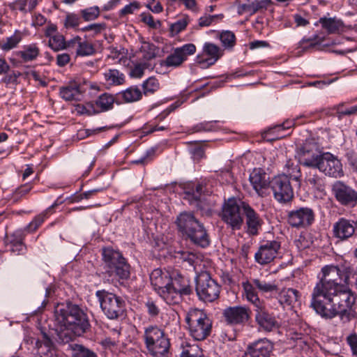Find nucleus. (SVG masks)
<instances>
[{
    "label": "nucleus",
    "mask_w": 357,
    "mask_h": 357,
    "mask_svg": "<svg viewBox=\"0 0 357 357\" xmlns=\"http://www.w3.org/2000/svg\"><path fill=\"white\" fill-rule=\"evenodd\" d=\"M351 267L343 270L339 266L326 265L317 275L311 293L310 307L321 318L332 319L338 317L345 325L356 319L357 312L353 308L356 303V294L348 284L349 275L342 282V273H351Z\"/></svg>",
    "instance_id": "nucleus-1"
},
{
    "label": "nucleus",
    "mask_w": 357,
    "mask_h": 357,
    "mask_svg": "<svg viewBox=\"0 0 357 357\" xmlns=\"http://www.w3.org/2000/svg\"><path fill=\"white\" fill-rule=\"evenodd\" d=\"M54 326L56 340L63 344L73 341L91 328L87 314L78 305L71 302L58 303L55 306Z\"/></svg>",
    "instance_id": "nucleus-2"
},
{
    "label": "nucleus",
    "mask_w": 357,
    "mask_h": 357,
    "mask_svg": "<svg viewBox=\"0 0 357 357\" xmlns=\"http://www.w3.org/2000/svg\"><path fill=\"white\" fill-rule=\"evenodd\" d=\"M175 224L181 238L193 245L206 248L209 246L211 240L204 226L192 212L184 211L177 216Z\"/></svg>",
    "instance_id": "nucleus-3"
},
{
    "label": "nucleus",
    "mask_w": 357,
    "mask_h": 357,
    "mask_svg": "<svg viewBox=\"0 0 357 357\" xmlns=\"http://www.w3.org/2000/svg\"><path fill=\"white\" fill-rule=\"evenodd\" d=\"M102 255L105 273L120 284H124L130 276V266L126 258L111 247L102 248Z\"/></svg>",
    "instance_id": "nucleus-4"
},
{
    "label": "nucleus",
    "mask_w": 357,
    "mask_h": 357,
    "mask_svg": "<svg viewBox=\"0 0 357 357\" xmlns=\"http://www.w3.org/2000/svg\"><path fill=\"white\" fill-rule=\"evenodd\" d=\"M145 347L153 357H168L170 341L163 329L156 325L144 328L143 335Z\"/></svg>",
    "instance_id": "nucleus-5"
},
{
    "label": "nucleus",
    "mask_w": 357,
    "mask_h": 357,
    "mask_svg": "<svg viewBox=\"0 0 357 357\" xmlns=\"http://www.w3.org/2000/svg\"><path fill=\"white\" fill-rule=\"evenodd\" d=\"M185 321L190 335L196 340H204L211 333L212 321L202 310L190 309L185 314Z\"/></svg>",
    "instance_id": "nucleus-6"
},
{
    "label": "nucleus",
    "mask_w": 357,
    "mask_h": 357,
    "mask_svg": "<svg viewBox=\"0 0 357 357\" xmlns=\"http://www.w3.org/2000/svg\"><path fill=\"white\" fill-rule=\"evenodd\" d=\"M96 296L102 312L107 318L115 319L124 314L126 304L121 297L105 290L97 291Z\"/></svg>",
    "instance_id": "nucleus-7"
},
{
    "label": "nucleus",
    "mask_w": 357,
    "mask_h": 357,
    "mask_svg": "<svg viewBox=\"0 0 357 357\" xmlns=\"http://www.w3.org/2000/svg\"><path fill=\"white\" fill-rule=\"evenodd\" d=\"M221 287L208 272L201 273L196 279V293L200 301L212 303L219 298Z\"/></svg>",
    "instance_id": "nucleus-8"
},
{
    "label": "nucleus",
    "mask_w": 357,
    "mask_h": 357,
    "mask_svg": "<svg viewBox=\"0 0 357 357\" xmlns=\"http://www.w3.org/2000/svg\"><path fill=\"white\" fill-rule=\"evenodd\" d=\"M247 202L236 200L235 198H230L225 202L221 211V219L233 230H238L243 223V218L241 215L243 205Z\"/></svg>",
    "instance_id": "nucleus-9"
},
{
    "label": "nucleus",
    "mask_w": 357,
    "mask_h": 357,
    "mask_svg": "<svg viewBox=\"0 0 357 357\" xmlns=\"http://www.w3.org/2000/svg\"><path fill=\"white\" fill-rule=\"evenodd\" d=\"M331 193L342 206L352 208L357 206V190L342 181L333 183Z\"/></svg>",
    "instance_id": "nucleus-10"
},
{
    "label": "nucleus",
    "mask_w": 357,
    "mask_h": 357,
    "mask_svg": "<svg viewBox=\"0 0 357 357\" xmlns=\"http://www.w3.org/2000/svg\"><path fill=\"white\" fill-rule=\"evenodd\" d=\"M274 198L280 204H289L294 199V190L286 174L274 176L269 181Z\"/></svg>",
    "instance_id": "nucleus-11"
},
{
    "label": "nucleus",
    "mask_w": 357,
    "mask_h": 357,
    "mask_svg": "<svg viewBox=\"0 0 357 357\" xmlns=\"http://www.w3.org/2000/svg\"><path fill=\"white\" fill-rule=\"evenodd\" d=\"M315 169H319L329 177L337 178L344 176L341 161L337 157L329 152L321 153V156Z\"/></svg>",
    "instance_id": "nucleus-12"
},
{
    "label": "nucleus",
    "mask_w": 357,
    "mask_h": 357,
    "mask_svg": "<svg viewBox=\"0 0 357 357\" xmlns=\"http://www.w3.org/2000/svg\"><path fill=\"white\" fill-rule=\"evenodd\" d=\"M315 220V213L310 207H299L290 211L287 214L288 224L294 228H305L310 226Z\"/></svg>",
    "instance_id": "nucleus-13"
},
{
    "label": "nucleus",
    "mask_w": 357,
    "mask_h": 357,
    "mask_svg": "<svg viewBox=\"0 0 357 357\" xmlns=\"http://www.w3.org/2000/svg\"><path fill=\"white\" fill-rule=\"evenodd\" d=\"M251 314L250 309L245 305L229 306L222 311V317L227 325L244 326L248 322Z\"/></svg>",
    "instance_id": "nucleus-14"
},
{
    "label": "nucleus",
    "mask_w": 357,
    "mask_h": 357,
    "mask_svg": "<svg viewBox=\"0 0 357 357\" xmlns=\"http://www.w3.org/2000/svg\"><path fill=\"white\" fill-rule=\"evenodd\" d=\"M321 156V153L319 152L317 144L310 141H306L297 150L296 155L301 165L314 169H315Z\"/></svg>",
    "instance_id": "nucleus-15"
},
{
    "label": "nucleus",
    "mask_w": 357,
    "mask_h": 357,
    "mask_svg": "<svg viewBox=\"0 0 357 357\" xmlns=\"http://www.w3.org/2000/svg\"><path fill=\"white\" fill-rule=\"evenodd\" d=\"M195 52L196 47L194 44H185L180 47L175 48L173 52L162 61L161 65L168 68L179 67L187 60L188 56L194 54Z\"/></svg>",
    "instance_id": "nucleus-16"
},
{
    "label": "nucleus",
    "mask_w": 357,
    "mask_h": 357,
    "mask_svg": "<svg viewBox=\"0 0 357 357\" xmlns=\"http://www.w3.org/2000/svg\"><path fill=\"white\" fill-rule=\"evenodd\" d=\"M280 247V242L275 240L265 242L255 252V261L261 266L270 264L276 258Z\"/></svg>",
    "instance_id": "nucleus-17"
},
{
    "label": "nucleus",
    "mask_w": 357,
    "mask_h": 357,
    "mask_svg": "<svg viewBox=\"0 0 357 357\" xmlns=\"http://www.w3.org/2000/svg\"><path fill=\"white\" fill-rule=\"evenodd\" d=\"M357 229V222L346 218H340L333 225V236L340 241H346L352 238Z\"/></svg>",
    "instance_id": "nucleus-18"
},
{
    "label": "nucleus",
    "mask_w": 357,
    "mask_h": 357,
    "mask_svg": "<svg viewBox=\"0 0 357 357\" xmlns=\"http://www.w3.org/2000/svg\"><path fill=\"white\" fill-rule=\"evenodd\" d=\"M273 349V342L267 338H261L247 346L243 357H271Z\"/></svg>",
    "instance_id": "nucleus-19"
},
{
    "label": "nucleus",
    "mask_w": 357,
    "mask_h": 357,
    "mask_svg": "<svg viewBox=\"0 0 357 357\" xmlns=\"http://www.w3.org/2000/svg\"><path fill=\"white\" fill-rule=\"evenodd\" d=\"M243 213L245 218V231L250 236H257L264 223L260 215L249 204L243 205Z\"/></svg>",
    "instance_id": "nucleus-20"
},
{
    "label": "nucleus",
    "mask_w": 357,
    "mask_h": 357,
    "mask_svg": "<svg viewBox=\"0 0 357 357\" xmlns=\"http://www.w3.org/2000/svg\"><path fill=\"white\" fill-rule=\"evenodd\" d=\"M84 92V86L75 81H71L59 89V96L66 101H80Z\"/></svg>",
    "instance_id": "nucleus-21"
},
{
    "label": "nucleus",
    "mask_w": 357,
    "mask_h": 357,
    "mask_svg": "<svg viewBox=\"0 0 357 357\" xmlns=\"http://www.w3.org/2000/svg\"><path fill=\"white\" fill-rule=\"evenodd\" d=\"M250 182L256 192L261 197L266 195V190L269 186L266 174L261 169H254L249 178Z\"/></svg>",
    "instance_id": "nucleus-22"
},
{
    "label": "nucleus",
    "mask_w": 357,
    "mask_h": 357,
    "mask_svg": "<svg viewBox=\"0 0 357 357\" xmlns=\"http://www.w3.org/2000/svg\"><path fill=\"white\" fill-rule=\"evenodd\" d=\"M256 311V321L264 331L271 332L278 327V323L275 317L262 308L261 306L257 308Z\"/></svg>",
    "instance_id": "nucleus-23"
},
{
    "label": "nucleus",
    "mask_w": 357,
    "mask_h": 357,
    "mask_svg": "<svg viewBox=\"0 0 357 357\" xmlns=\"http://www.w3.org/2000/svg\"><path fill=\"white\" fill-rule=\"evenodd\" d=\"M168 286L178 292L184 294L185 296H188L192 293L190 280L180 273H174L169 276Z\"/></svg>",
    "instance_id": "nucleus-24"
},
{
    "label": "nucleus",
    "mask_w": 357,
    "mask_h": 357,
    "mask_svg": "<svg viewBox=\"0 0 357 357\" xmlns=\"http://www.w3.org/2000/svg\"><path fill=\"white\" fill-rule=\"evenodd\" d=\"M203 188L202 184H198L195 189L185 192V199L190 202V204H194L201 210H205L208 206L206 195L203 194Z\"/></svg>",
    "instance_id": "nucleus-25"
},
{
    "label": "nucleus",
    "mask_w": 357,
    "mask_h": 357,
    "mask_svg": "<svg viewBox=\"0 0 357 357\" xmlns=\"http://www.w3.org/2000/svg\"><path fill=\"white\" fill-rule=\"evenodd\" d=\"M142 91L137 86H131L116 94V102L119 103H131L141 100Z\"/></svg>",
    "instance_id": "nucleus-26"
},
{
    "label": "nucleus",
    "mask_w": 357,
    "mask_h": 357,
    "mask_svg": "<svg viewBox=\"0 0 357 357\" xmlns=\"http://www.w3.org/2000/svg\"><path fill=\"white\" fill-rule=\"evenodd\" d=\"M204 53L209 56L208 59H199L198 62L201 64H206L207 66L213 65L223 54L222 50L216 45L211 43H206L203 47Z\"/></svg>",
    "instance_id": "nucleus-27"
},
{
    "label": "nucleus",
    "mask_w": 357,
    "mask_h": 357,
    "mask_svg": "<svg viewBox=\"0 0 357 357\" xmlns=\"http://www.w3.org/2000/svg\"><path fill=\"white\" fill-rule=\"evenodd\" d=\"M150 280L154 289L160 291L161 294L168 286L169 277L167 273H162L160 269H155L150 275Z\"/></svg>",
    "instance_id": "nucleus-28"
},
{
    "label": "nucleus",
    "mask_w": 357,
    "mask_h": 357,
    "mask_svg": "<svg viewBox=\"0 0 357 357\" xmlns=\"http://www.w3.org/2000/svg\"><path fill=\"white\" fill-rule=\"evenodd\" d=\"M40 54V49L36 43L24 45L22 50L16 52L17 56L23 62H30L36 60Z\"/></svg>",
    "instance_id": "nucleus-29"
},
{
    "label": "nucleus",
    "mask_w": 357,
    "mask_h": 357,
    "mask_svg": "<svg viewBox=\"0 0 357 357\" xmlns=\"http://www.w3.org/2000/svg\"><path fill=\"white\" fill-rule=\"evenodd\" d=\"M242 287L244 291V295L248 301L252 303L257 308H259L261 303L259 300L256 287L252 282V279L242 282Z\"/></svg>",
    "instance_id": "nucleus-30"
},
{
    "label": "nucleus",
    "mask_w": 357,
    "mask_h": 357,
    "mask_svg": "<svg viewBox=\"0 0 357 357\" xmlns=\"http://www.w3.org/2000/svg\"><path fill=\"white\" fill-rule=\"evenodd\" d=\"M299 298V291L293 288L282 289L278 294V301L281 305H293Z\"/></svg>",
    "instance_id": "nucleus-31"
},
{
    "label": "nucleus",
    "mask_w": 357,
    "mask_h": 357,
    "mask_svg": "<svg viewBox=\"0 0 357 357\" xmlns=\"http://www.w3.org/2000/svg\"><path fill=\"white\" fill-rule=\"evenodd\" d=\"M57 206L56 203H54L46 210L36 215L33 220L26 227L25 230L28 232H34L45 221L48 216L53 213V209Z\"/></svg>",
    "instance_id": "nucleus-32"
},
{
    "label": "nucleus",
    "mask_w": 357,
    "mask_h": 357,
    "mask_svg": "<svg viewBox=\"0 0 357 357\" xmlns=\"http://www.w3.org/2000/svg\"><path fill=\"white\" fill-rule=\"evenodd\" d=\"M114 101H116V97L114 98L112 95L107 93H104L98 96V98L92 102L93 107L96 106L98 109L96 111L99 112H106L111 109L113 107Z\"/></svg>",
    "instance_id": "nucleus-33"
},
{
    "label": "nucleus",
    "mask_w": 357,
    "mask_h": 357,
    "mask_svg": "<svg viewBox=\"0 0 357 357\" xmlns=\"http://www.w3.org/2000/svg\"><path fill=\"white\" fill-rule=\"evenodd\" d=\"M316 169L308 171L305 176V182L307 185L311 186L314 190L322 191L325 187L324 178L319 176L316 172Z\"/></svg>",
    "instance_id": "nucleus-34"
},
{
    "label": "nucleus",
    "mask_w": 357,
    "mask_h": 357,
    "mask_svg": "<svg viewBox=\"0 0 357 357\" xmlns=\"http://www.w3.org/2000/svg\"><path fill=\"white\" fill-rule=\"evenodd\" d=\"M319 22L326 30L328 33H336L342 31L344 24L342 22L336 18L321 17Z\"/></svg>",
    "instance_id": "nucleus-35"
},
{
    "label": "nucleus",
    "mask_w": 357,
    "mask_h": 357,
    "mask_svg": "<svg viewBox=\"0 0 357 357\" xmlns=\"http://www.w3.org/2000/svg\"><path fill=\"white\" fill-rule=\"evenodd\" d=\"M22 40V33L16 30L13 36L0 41V48L6 52L9 51L16 47Z\"/></svg>",
    "instance_id": "nucleus-36"
},
{
    "label": "nucleus",
    "mask_w": 357,
    "mask_h": 357,
    "mask_svg": "<svg viewBox=\"0 0 357 357\" xmlns=\"http://www.w3.org/2000/svg\"><path fill=\"white\" fill-rule=\"evenodd\" d=\"M161 295L166 303L169 305L179 303L182 296H185L184 294L178 292L176 289H174L169 286H167L165 289L162 290Z\"/></svg>",
    "instance_id": "nucleus-37"
},
{
    "label": "nucleus",
    "mask_w": 357,
    "mask_h": 357,
    "mask_svg": "<svg viewBox=\"0 0 357 357\" xmlns=\"http://www.w3.org/2000/svg\"><path fill=\"white\" fill-rule=\"evenodd\" d=\"M105 80L111 85H121L125 82V75L117 69H109L104 73Z\"/></svg>",
    "instance_id": "nucleus-38"
},
{
    "label": "nucleus",
    "mask_w": 357,
    "mask_h": 357,
    "mask_svg": "<svg viewBox=\"0 0 357 357\" xmlns=\"http://www.w3.org/2000/svg\"><path fill=\"white\" fill-rule=\"evenodd\" d=\"M269 3L268 0H255L248 1L246 3L242 4L241 8L243 11L250 12V14H255L259 10L266 8Z\"/></svg>",
    "instance_id": "nucleus-39"
},
{
    "label": "nucleus",
    "mask_w": 357,
    "mask_h": 357,
    "mask_svg": "<svg viewBox=\"0 0 357 357\" xmlns=\"http://www.w3.org/2000/svg\"><path fill=\"white\" fill-rule=\"evenodd\" d=\"M284 171V172L282 174H286L289 179L292 178L295 181H299L301 177L299 165L291 160L287 161Z\"/></svg>",
    "instance_id": "nucleus-40"
},
{
    "label": "nucleus",
    "mask_w": 357,
    "mask_h": 357,
    "mask_svg": "<svg viewBox=\"0 0 357 357\" xmlns=\"http://www.w3.org/2000/svg\"><path fill=\"white\" fill-rule=\"evenodd\" d=\"M72 357H97L96 354L82 344H70Z\"/></svg>",
    "instance_id": "nucleus-41"
},
{
    "label": "nucleus",
    "mask_w": 357,
    "mask_h": 357,
    "mask_svg": "<svg viewBox=\"0 0 357 357\" xmlns=\"http://www.w3.org/2000/svg\"><path fill=\"white\" fill-rule=\"evenodd\" d=\"M252 282L257 289L262 294L271 293L278 290V285L275 283L267 282L259 278L252 279Z\"/></svg>",
    "instance_id": "nucleus-42"
},
{
    "label": "nucleus",
    "mask_w": 357,
    "mask_h": 357,
    "mask_svg": "<svg viewBox=\"0 0 357 357\" xmlns=\"http://www.w3.org/2000/svg\"><path fill=\"white\" fill-rule=\"evenodd\" d=\"M49 47L54 52L66 50V40L63 35L56 33L50 37Z\"/></svg>",
    "instance_id": "nucleus-43"
},
{
    "label": "nucleus",
    "mask_w": 357,
    "mask_h": 357,
    "mask_svg": "<svg viewBox=\"0 0 357 357\" xmlns=\"http://www.w3.org/2000/svg\"><path fill=\"white\" fill-rule=\"evenodd\" d=\"M295 125V121L294 120H287L284 121L281 124L275 125L273 127L268 128L265 132V137H266L268 135H274L277 133L276 138H280L281 137L279 136L278 132L282 130H288Z\"/></svg>",
    "instance_id": "nucleus-44"
},
{
    "label": "nucleus",
    "mask_w": 357,
    "mask_h": 357,
    "mask_svg": "<svg viewBox=\"0 0 357 357\" xmlns=\"http://www.w3.org/2000/svg\"><path fill=\"white\" fill-rule=\"evenodd\" d=\"M96 50L94 45L88 41H79L76 50L77 56H88L94 54Z\"/></svg>",
    "instance_id": "nucleus-45"
},
{
    "label": "nucleus",
    "mask_w": 357,
    "mask_h": 357,
    "mask_svg": "<svg viewBox=\"0 0 357 357\" xmlns=\"http://www.w3.org/2000/svg\"><path fill=\"white\" fill-rule=\"evenodd\" d=\"M159 85L158 80L156 78L153 77L148 78L142 84V95L149 96L153 94L158 90Z\"/></svg>",
    "instance_id": "nucleus-46"
},
{
    "label": "nucleus",
    "mask_w": 357,
    "mask_h": 357,
    "mask_svg": "<svg viewBox=\"0 0 357 357\" xmlns=\"http://www.w3.org/2000/svg\"><path fill=\"white\" fill-rule=\"evenodd\" d=\"M217 121H204L195 125L192 128L193 132H213L217 130Z\"/></svg>",
    "instance_id": "nucleus-47"
},
{
    "label": "nucleus",
    "mask_w": 357,
    "mask_h": 357,
    "mask_svg": "<svg viewBox=\"0 0 357 357\" xmlns=\"http://www.w3.org/2000/svg\"><path fill=\"white\" fill-rule=\"evenodd\" d=\"M139 50L146 60L152 59L156 56L157 47L154 44L149 42L143 41Z\"/></svg>",
    "instance_id": "nucleus-48"
},
{
    "label": "nucleus",
    "mask_w": 357,
    "mask_h": 357,
    "mask_svg": "<svg viewBox=\"0 0 357 357\" xmlns=\"http://www.w3.org/2000/svg\"><path fill=\"white\" fill-rule=\"evenodd\" d=\"M82 18L86 22L92 21L97 19L100 13L98 6H94L80 10Z\"/></svg>",
    "instance_id": "nucleus-49"
},
{
    "label": "nucleus",
    "mask_w": 357,
    "mask_h": 357,
    "mask_svg": "<svg viewBox=\"0 0 357 357\" xmlns=\"http://www.w3.org/2000/svg\"><path fill=\"white\" fill-rule=\"evenodd\" d=\"M220 39L225 48H232L236 44V37L233 32L224 31L220 33Z\"/></svg>",
    "instance_id": "nucleus-50"
},
{
    "label": "nucleus",
    "mask_w": 357,
    "mask_h": 357,
    "mask_svg": "<svg viewBox=\"0 0 357 357\" xmlns=\"http://www.w3.org/2000/svg\"><path fill=\"white\" fill-rule=\"evenodd\" d=\"M175 258L181 260L183 262H186L192 266H194L195 261L197 259L196 255L193 252L183 250L176 252Z\"/></svg>",
    "instance_id": "nucleus-51"
},
{
    "label": "nucleus",
    "mask_w": 357,
    "mask_h": 357,
    "mask_svg": "<svg viewBox=\"0 0 357 357\" xmlns=\"http://www.w3.org/2000/svg\"><path fill=\"white\" fill-rule=\"evenodd\" d=\"M24 234L21 230H17L10 235H7L6 238V245L10 248L13 245L18 244L24 241Z\"/></svg>",
    "instance_id": "nucleus-52"
},
{
    "label": "nucleus",
    "mask_w": 357,
    "mask_h": 357,
    "mask_svg": "<svg viewBox=\"0 0 357 357\" xmlns=\"http://www.w3.org/2000/svg\"><path fill=\"white\" fill-rule=\"evenodd\" d=\"M343 107V103L339 104L335 107L336 116L339 119H341L343 116H350L357 114V105L347 109H344Z\"/></svg>",
    "instance_id": "nucleus-53"
},
{
    "label": "nucleus",
    "mask_w": 357,
    "mask_h": 357,
    "mask_svg": "<svg viewBox=\"0 0 357 357\" xmlns=\"http://www.w3.org/2000/svg\"><path fill=\"white\" fill-rule=\"evenodd\" d=\"M80 23V17L75 13H69L66 15L64 26L66 29L69 28H76L79 26Z\"/></svg>",
    "instance_id": "nucleus-54"
},
{
    "label": "nucleus",
    "mask_w": 357,
    "mask_h": 357,
    "mask_svg": "<svg viewBox=\"0 0 357 357\" xmlns=\"http://www.w3.org/2000/svg\"><path fill=\"white\" fill-rule=\"evenodd\" d=\"M141 20L144 24H147L150 28L157 29L161 26L160 20L154 21L153 16L148 13H142L140 15Z\"/></svg>",
    "instance_id": "nucleus-55"
},
{
    "label": "nucleus",
    "mask_w": 357,
    "mask_h": 357,
    "mask_svg": "<svg viewBox=\"0 0 357 357\" xmlns=\"http://www.w3.org/2000/svg\"><path fill=\"white\" fill-rule=\"evenodd\" d=\"M140 3L138 1H132L125 6L120 11L119 16L123 17L129 14H132L135 10L139 9Z\"/></svg>",
    "instance_id": "nucleus-56"
},
{
    "label": "nucleus",
    "mask_w": 357,
    "mask_h": 357,
    "mask_svg": "<svg viewBox=\"0 0 357 357\" xmlns=\"http://www.w3.org/2000/svg\"><path fill=\"white\" fill-rule=\"evenodd\" d=\"M189 22V17L185 16L181 19H179L172 25V30L176 33H180L183 31Z\"/></svg>",
    "instance_id": "nucleus-57"
},
{
    "label": "nucleus",
    "mask_w": 357,
    "mask_h": 357,
    "mask_svg": "<svg viewBox=\"0 0 357 357\" xmlns=\"http://www.w3.org/2000/svg\"><path fill=\"white\" fill-rule=\"evenodd\" d=\"M32 186L29 183L24 184L23 185H21L18 188L15 190V191L13 193V198L15 201H17L21 197L26 195L28 192H30L31 190Z\"/></svg>",
    "instance_id": "nucleus-58"
},
{
    "label": "nucleus",
    "mask_w": 357,
    "mask_h": 357,
    "mask_svg": "<svg viewBox=\"0 0 357 357\" xmlns=\"http://www.w3.org/2000/svg\"><path fill=\"white\" fill-rule=\"evenodd\" d=\"M347 343L350 347L352 355L357 357V334L354 332L346 338Z\"/></svg>",
    "instance_id": "nucleus-59"
},
{
    "label": "nucleus",
    "mask_w": 357,
    "mask_h": 357,
    "mask_svg": "<svg viewBox=\"0 0 357 357\" xmlns=\"http://www.w3.org/2000/svg\"><path fill=\"white\" fill-rule=\"evenodd\" d=\"M145 307H146L147 312L151 317L155 318L160 313L159 307L151 300H149L146 302Z\"/></svg>",
    "instance_id": "nucleus-60"
},
{
    "label": "nucleus",
    "mask_w": 357,
    "mask_h": 357,
    "mask_svg": "<svg viewBox=\"0 0 357 357\" xmlns=\"http://www.w3.org/2000/svg\"><path fill=\"white\" fill-rule=\"evenodd\" d=\"M103 188H98L86 191L75 197V201L79 202L84 199H89L92 196L96 195L98 192L103 191Z\"/></svg>",
    "instance_id": "nucleus-61"
},
{
    "label": "nucleus",
    "mask_w": 357,
    "mask_h": 357,
    "mask_svg": "<svg viewBox=\"0 0 357 357\" xmlns=\"http://www.w3.org/2000/svg\"><path fill=\"white\" fill-rule=\"evenodd\" d=\"M5 76L2 79V82L5 83L6 84H17V78L20 75V73H15V71H13L11 73H6L4 75Z\"/></svg>",
    "instance_id": "nucleus-62"
},
{
    "label": "nucleus",
    "mask_w": 357,
    "mask_h": 357,
    "mask_svg": "<svg viewBox=\"0 0 357 357\" xmlns=\"http://www.w3.org/2000/svg\"><path fill=\"white\" fill-rule=\"evenodd\" d=\"M192 158L195 160H200L204 156V150L201 146H197L190 150Z\"/></svg>",
    "instance_id": "nucleus-63"
},
{
    "label": "nucleus",
    "mask_w": 357,
    "mask_h": 357,
    "mask_svg": "<svg viewBox=\"0 0 357 357\" xmlns=\"http://www.w3.org/2000/svg\"><path fill=\"white\" fill-rule=\"evenodd\" d=\"M26 250V248L23 241L18 244L13 245V246L9 248V250L17 255H23L25 253Z\"/></svg>",
    "instance_id": "nucleus-64"
}]
</instances>
